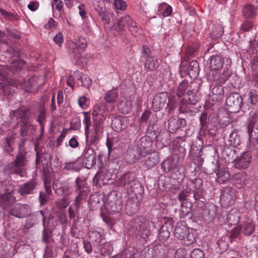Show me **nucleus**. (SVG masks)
Segmentation results:
<instances>
[{"instance_id": "obj_1", "label": "nucleus", "mask_w": 258, "mask_h": 258, "mask_svg": "<svg viewBox=\"0 0 258 258\" xmlns=\"http://www.w3.org/2000/svg\"><path fill=\"white\" fill-rule=\"evenodd\" d=\"M188 82L184 80L179 84L177 89V96L179 98L182 97L179 106L180 113H195L198 110L197 97L194 96L190 97L188 92Z\"/></svg>"}, {"instance_id": "obj_2", "label": "nucleus", "mask_w": 258, "mask_h": 258, "mask_svg": "<svg viewBox=\"0 0 258 258\" xmlns=\"http://www.w3.org/2000/svg\"><path fill=\"white\" fill-rule=\"evenodd\" d=\"M149 225V221L138 218L131 221L127 228L131 233L135 234L137 237H140L146 241V239L150 234Z\"/></svg>"}, {"instance_id": "obj_3", "label": "nucleus", "mask_w": 258, "mask_h": 258, "mask_svg": "<svg viewBox=\"0 0 258 258\" xmlns=\"http://www.w3.org/2000/svg\"><path fill=\"white\" fill-rule=\"evenodd\" d=\"M170 100L168 94L166 92H162L157 93L152 101V108L158 112L162 109H166L169 107L168 112H171L173 109L172 104H170Z\"/></svg>"}, {"instance_id": "obj_4", "label": "nucleus", "mask_w": 258, "mask_h": 258, "mask_svg": "<svg viewBox=\"0 0 258 258\" xmlns=\"http://www.w3.org/2000/svg\"><path fill=\"white\" fill-rule=\"evenodd\" d=\"M208 167L209 168L207 169V173L209 174H211L214 172L216 173V181L219 183H223L230 179V173L225 168H221L219 166L218 160H216L215 162H212Z\"/></svg>"}, {"instance_id": "obj_5", "label": "nucleus", "mask_w": 258, "mask_h": 258, "mask_svg": "<svg viewBox=\"0 0 258 258\" xmlns=\"http://www.w3.org/2000/svg\"><path fill=\"white\" fill-rule=\"evenodd\" d=\"M145 147L140 144H136L130 147L125 154L126 162L130 164H134L139 159H142L145 152Z\"/></svg>"}, {"instance_id": "obj_6", "label": "nucleus", "mask_w": 258, "mask_h": 258, "mask_svg": "<svg viewBox=\"0 0 258 258\" xmlns=\"http://www.w3.org/2000/svg\"><path fill=\"white\" fill-rule=\"evenodd\" d=\"M203 183V180L199 178L189 179L186 182L187 192L193 193L194 198L196 200L201 199L204 196V192L202 189Z\"/></svg>"}, {"instance_id": "obj_7", "label": "nucleus", "mask_w": 258, "mask_h": 258, "mask_svg": "<svg viewBox=\"0 0 258 258\" xmlns=\"http://www.w3.org/2000/svg\"><path fill=\"white\" fill-rule=\"evenodd\" d=\"M226 104L230 112L236 113L240 109L242 98L239 93H233L227 97Z\"/></svg>"}, {"instance_id": "obj_8", "label": "nucleus", "mask_w": 258, "mask_h": 258, "mask_svg": "<svg viewBox=\"0 0 258 258\" xmlns=\"http://www.w3.org/2000/svg\"><path fill=\"white\" fill-rule=\"evenodd\" d=\"M231 60L229 58H226V63L224 68H222L218 72H214V75H213V79L216 82L217 84H222L224 83L231 75V72L229 71L231 67Z\"/></svg>"}, {"instance_id": "obj_9", "label": "nucleus", "mask_w": 258, "mask_h": 258, "mask_svg": "<svg viewBox=\"0 0 258 258\" xmlns=\"http://www.w3.org/2000/svg\"><path fill=\"white\" fill-rule=\"evenodd\" d=\"M159 159L158 153L155 150L150 152H145L142 162L145 168L150 169L159 163Z\"/></svg>"}, {"instance_id": "obj_10", "label": "nucleus", "mask_w": 258, "mask_h": 258, "mask_svg": "<svg viewBox=\"0 0 258 258\" xmlns=\"http://www.w3.org/2000/svg\"><path fill=\"white\" fill-rule=\"evenodd\" d=\"M38 182L35 179H32L29 181L21 185L18 190V192L23 197H27L30 195L35 194Z\"/></svg>"}, {"instance_id": "obj_11", "label": "nucleus", "mask_w": 258, "mask_h": 258, "mask_svg": "<svg viewBox=\"0 0 258 258\" xmlns=\"http://www.w3.org/2000/svg\"><path fill=\"white\" fill-rule=\"evenodd\" d=\"M252 157L251 152L246 151L243 152L239 157L234 159L235 167L239 169L247 168L251 162Z\"/></svg>"}, {"instance_id": "obj_12", "label": "nucleus", "mask_w": 258, "mask_h": 258, "mask_svg": "<svg viewBox=\"0 0 258 258\" xmlns=\"http://www.w3.org/2000/svg\"><path fill=\"white\" fill-rule=\"evenodd\" d=\"M245 125L250 138L255 140L258 144V123L255 117L252 115L249 117Z\"/></svg>"}, {"instance_id": "obj_13", "label": "nucleus", "mask_w": 258, "mask_h": 258, "mask_svg": "<svg viewBox=\"0 0 258 258\" xmlns=\"http://www.w3.org/2000/svg\"><path fill=\"white\" fill-rule=\"evenodd\" d=\"M225 63L226 59H224L220 55L216 54L211 56L209 58V64L212 75H214V72H218L224 68Z\"/></svg>"}, {"instance_id": "obj_14", "label": "nucleus", "mask_w": 258, "mask_h": 258, "mask_svg": "<svg viewBox=\"0 0 258 258\" xmlns=\"http://www.w3.org/2000/svg\"><path fill=\"white\" fill-rule=\"evenodd\" d=\"M168 122V130L171 133H174L177 130L184 127L186 125V120L184 118H179L177 116L171 117Z\"/></svg>"}, {"instance_id": "obj_15", "label": "nucleus", "mask_w": 258, "mask_h": 258, "mask_svg": "<svg viewBox=\"0 0 258 258\" xmlns=\"http://www.w3.org/2000/svg\"><path fill=\"white\" fill-rule=\"evenodd\" d=\"M235 199V190L231 187L225 188L221 194V200L227 206L233 204Z\"/></svg>"}, {"instance_id": "obj_16", "label": "nucleus", "mask_w": 258, "mask_h": 258, "mask_svg": "<svg viewBox=\"0 0 258 258\" xmlns=\"http://www.w3.org/2000/svg\"><path fill=\"white\" fill-rule=\"evenodd\" d=\"M178 162V157L177 155L173 154L161 163V167L165 172L168 173L177 167Z\"/></svg>"}, {"instance_id": "obj_17", "label": "nucleus", "mask_w": 258, "mask_h": 258, "mask_svg": "<svg viewBox=\"0 0 258 258\" xmlns=\"http://www.w3.org/2000/svg\"><path fill=\"white\" fill-rule=\"evenodd\" d=\"M213 116L214 117L216 116V114H210L209 116H208V113L206 112H202L200 116V135L201 136H206L207 135H208L210 133V131L208 128V123L210 121V118Z\"/></svg>"}, {"instance_id": "obj_18", "label": "nucleus", "mask_w": 258, "mask_h": 258, "mask_svg": "<svg viewBox=\"0 0 258 258\" xmlns=\"http://www.w3.org/2000/svg\"><path fill=\"white\" fill-rule=\"evenodd\" d=\"M96 153L94 150L92 148H88L84 153V158L83 160V164L84 166L90 169L96 164Z\"/></svg>"}, {"instance_id": "obj_19", "label": "nucleus", "mask_w": 258, "mask_h": 258, "mask_svg": "<svg viewBox=\"0 0 258 258\" xmlns=\"http://www.w3.org/2000/svg\"><path fill=\"white\" fill-rule=\"evenodd\" d=\"M29 113L30 110L29 109L22 107L16 110H12L9 116L12 120L16 117V119H21V121H27Z\"/></svg>"}, {"instance_id": "obj_20", "label": "nucleus", "mask_w": 258, "mask_h": 258, "mask_svg": "<svg viewBox=\"0 0 258 258\" xmlns=\"http://www.w3.org/2000/svg\"><path fill=\"white\" fill-rule=\"evenodd\" d=\"M203 81L201 79L196 78L193 81L189 83L188 92L190 97L196 96L197 97V103L199 100V97L198 95V92L201 89Z\"/></svg>"}, {"instance_id": "obj_21", "label": "nucleus", "mask_w": 258, "mask_h": 258, "mask_svg": "<svg viewBox=\"0 0 258 258\" xmlns=\"http://www.w3.org/2000/svg\"><path fill=\"white\" fill-rule=\"evenodd\" d=\"M16 139V135H8L3 140V148L5 153L10 154L14 151V146Z\"/></svg>"}, {"instance_id": "obj_22", "label": "nucleus", "mask_w": 258, "mask_h": 258, "mask_svg": "<svg viewBox=\"0 0 258 258\" xmlns=\"http://www.w3.org/2000/svg\"><path fill=\"white\" fill-rule=\"evenodd\" d=\"M135 175L132 172L126 173L120 177L117 180L119 186H123L129 190L130 183L135 179Z\"/></svg>"}, {"instance_id": "obj_23", "label": "nucleus", "mask_w": 258, "mask_h": 258, "mask_svg": "<svg viewBox=\"0 0 258 258\" xmlns=\"http://www.w3.org/2000/svg\"><path fill=\"white\" fill-rule=\"evenodd\" d=\"M172 225L170 223H165L161 227L158 232V238L160 241H164L168 239L172 230Z\"/></svg>"}, {"instance_id": "obj_24", "label": "nucleus", "mask_w": 258, "mask_h": 258, "mask_svg": "<svg viewBox=\"0 0 258 258\" xmlns=\"http://www.w3.org/2000/svg\"><path fill=\"white\" fill-rule=\"evenodd\" d=\"M76 188L75 192L82 195H87L89 192V188L86 185L85 179L78 177L76 179Z\"/></svg>"}, {"instance_id": "obj_25", "label": "nucleus", "mask_w": 258, "mask_h": 258, "mask_svg": "<svg viewBox=\"0 0 258 258\" xmlns=\"http://www.w3.org/2000/svg\"><path fill=\"white\" fill-rule=\"evenodd\" d=\"M135 194L137 198L141 199L142 197L143 194L144 193V189L143 186L141 183L135 179L130 183L129 186V190Z\"/></svg>"}, {"instance_id": "obj_26", "label": "nucleus", "mask_w": 258, "mask_h": 258, "mask_svg": "<svg viewBox=\"0 0 258 258\" xmlns=\"http://www.w3.org/2000/svg\"><path fill=\"white\" fill-rule=\"evenodd\" d=\"M188 228L184 223H178L174 230V234L175 237L180 240L185 238L186 234H187Z\"/></svg>"}, {"instance_id": "obj_27", "label": "nucleus", "mask_w": 258, "mask_h": 258, "mask_svg": "<svg viewBox=\"0 0 258 258\" xmlns=\"http://www.w3.org/2000/svg\"><path fill=\"white\" fill-rule=\"evenodd\" d=\"M39 214L41 216L42 221H43V226L45 227V222L46 217L45 216V213L42 210H40L39 212V213H36L35 214H31L29 218L27 220V223L25 226L27 227V228H30L32 227L33 225L35 224L36 223L38 222V220L37 219L39 217Z\"/></svg>"}, {"instance_id": "obj_28", "label": "nucleus", "mask_w": 258, "mask_h": 258, "mask_svg": "<svg viewBox=\"0 0 258 258\" xmlns=\"http://www.w3.org/2000/svg\"><path fill=\"white\" fill-rule=\"evenodd\" d=\"M141 121L142 122H148L151 124L148 128V130H152L153 129V125L151 122H156L157 121V117L156 114H153L152 113L148 111H145L142 115L141 117Z\"/></svg>"}, {"instance_id": "obj_29", "label": "nucleus", "mask_w": 258, "mask_h": 258, "mask_svg": "<svg viewBox=\"0 0 258 258\" xmlns=\"http://www.w3.org/2000/svg\"><path fill=\"white\" fill-rule=\"evenodd\" d=\"M132 22V19L129 16H124L121 17L117 23H114L112 27L118 31L122 30L125 27H127L128 24Z\"/></svg>"}, {"instance_id": "obj_30", "label": "nucleus", "mask_w": 258, "mask_h": 258, "mask_svg": "<svg viewBox=\"0 0 258 258\" xmlns=\"http://www.w3.org/2000/svg\"><path fill=\"white\" fill-rule=\"evenodd\" d=\"M111 126L116 132L121 131L125 128L124 117L120 115L114 117L112 121Z\"/></svg>"}, {"instance_id": "obj_31", "label": "nucleus", "mask_w": 258, "mask_h": 258, "mask_svg": "<svg viewBox=\"0 0 258 258\" xmlns=\"http://www.w3.org/2000/svg\"><path fill=\"white\" fill-rule=\"evenodd\" d=\"M145 59V68L147 71H153L158 67V60L154 56H148Z\"/></svg>"}, {"instance_id": "obj_32", "label": "nucleus", "mask_w": 258, "mask_h": 258, "mask_svg": "<svg viewBox=\"0 0 258 258\" xmlns=\"http://www.w3.org/2000/svg\"><path fill=\"white\" fill-rule=\"evenodd\" d=\"M200 72L199 64L197 60L191 61L188 64L187 73L190 78L197 77Z\"/></svg>"}, {"instance_id": "obj_33", "label": "nucleus", "mask_w": 258, "mask_h": 258, "mask_svg": "<svg viewBox=\"0 0 258 258\" xmlns=\"http://www.w3.org/2000/svg\"><path fill=\"white\" fill-rule=\"evenodd\" d=\"M187 233L185 238L183 239L184 243L186 245H190L196 242L198 236V232L195 229H188Z\"/></svg>"}, {"instance_id": "obj_34", "label": "nucleus", "mask_w": 258, "mask_h": 258, "mask_svg": "<svg viewBox=\"0 0 258 258\" xmlns=\"http://www.w3.org/2000/svg\"><path fill=\"white\" fill-rule=\"evenodd\" d=\"M224 33L223 27L220 24H216L212 26L210 37L216 40L221 37Z\"/></svg>"}, {"instance_id": "obj_35", "label": "nucleus", "mask_w": 258, "mask_h": 258, "mask_svg": "<svg viewBox=\"0 0 258 258\" xmlns=\"http://www.w3.org/2000/svg\"><path fill=\"white\" fill-rule=\"evenodd\" d=\"M167 254L166 247L162 245L158 244L153 248V255L156 258H166Z\"/></svg>"}, {"instance_id": "obj_36", "label": "nucleus", "mask_w": 258, "mask_h": 258, "mask_svg": "<svg viewBox=\"0 0 258 258\" xmlns=\"http://www.w3.org/2000/svg\"><path fill=\"white\" fill-rule=\"evenodd\" d=\"M173 171L171 174V177L174 179L181 181L183 180L185 176V169L183 167L179 166L173 170Z\"/></svg>"}, {"instance_id": "obj_37", "label": "nucleus", "mask_w": 258, "mask_h": 258, "mask_svg": "<svg viewBox=\"0 0 258 258\" xmlns=\"http://www.w3.org/2000/svg\"><path fill=\"white\" fill-rule=\"evenodd\" d=\"M81 169V166L77 160L65 162L63 164V170L78 172Z\"/></svg>"}, {"instance_id": "obj_38", "label": "nucleus", "mask_w": 258, "mask_h": 258, "mask_svg": "<svg viewBox=\"0 0 258 258\" xmlns=\"http://www.w3.org/2000/svg\"><path fill=\"white\" fill-rule=\"evenodd\" d=\"M25 208V205L17 204L10 209V214L19 218H22L24 217L22 211Z\"/></svg>"}, {"instance_id": "obj_39", "label": "nucleus", "mask_w": 258, "mask_h": 258, "mask_svg": "<svg viewBox=\"0 0 258 258\" xmlns=\"http://www.w3.org/2000/svg\"><path fill=\"white\" fill-rule=\"evenodd\" d=\"M223 87L220 84L215 86L212 89V97L217 101L221 100L224 96Z\"/></svg>"}, {"instance_id": "obj_40", "label": "nucleus", "mask_w": 258, "mask_h": 258, "mask_svg": "<svg viewBox=\"0 0 258 258\" xmlns=\"http://www.w3.org/2000/svg\"><path fill=\"white\" fill-rule=\"evenodd\" d=\"M243 16L245 18H253L256 14L254 7L251 4H247L243 6L242 9Z\"/></svg>"}, {"instance_id": "obj_41", "label": "nucleus", "mask_w": 258, "mask_h": 258, "mask_svg": "<svg viewBox=\"0 0 258 258\" xmlns=\"http://www.w3.org/2000/svg\"><path fill=\"white\" fill-rule=\"evenodd\" d=\"M93 117L106 116V108L103 104H97L94 106Z\"/></svg>"}, {"instance_id": "obj_42", "label": "nucleus", "mask_w": 258, "mask_h": 258, "mask_svg": "<svg viewBox=\"0 0 258 258\" xmlns=\"http://www.w3.org/2000/svg\"><path fill=\"white\" fill-rule=\"evenodd\" d=\"M5 172H6L8 174H12L13 173H15L17 174H19L21 176L22 170L21 169V167L20 166H17L16 164H15V162H12L11 163L8 164L5 168Z\"/></svg>"}, {"instance_id": "obj_43", "label": "nucleus", "mask_w": 258, "mask_h": 258, "mask_svg": "<svg viewBox=\"0 0 258 258\" xmlns=\"http://www.w3.org/2000/svg\"><path fill=\"white\" fill-rule=\"evenodd\" d=\"M138 210V205L136 202L132 200H128L125 205V211L127 214L132 215L137 212Z\"/></svg>"}, {"instance_id": "obj_44", "label": "nucleus", "mask_w": 258, "mask_h": 258, "mask_svg": "<svg viewBox=\"0 0 258 258\" xmlns=\"http://www.w3.org/2000/svg\"><path fill=\"white\" fill-rule=\"evenodd\" d=\"M254 227L255 225L253 222L251 220H248L244 222L243 227L241 228L243 229L242 231L245 235H250L253 233Z\"/></svg>"}, {"instance_id": "obj_45", "label": "nucleus", "mask_w": 258, "mask_h": 258, "mask_svg": "<svg viewBox=\"0 0 258 258\" xmlns=\"http://www.w3.org/2000/svg\"><path fill=\"white\" fill-rule=\"evenodd\" d=\"M27 152H18L14 161L15 164L20 167L25 166L27 160L26 157Z\"/></svg>"}, {"instance_id": "obj_46", "label": "nucleus", "mask_w": 258, "mask_h": 258, "mask_svg": "<svg viewBox=\"0 0 258 258\" xmlns=\"http://www.w3.org/2000/svg\"><path fill=\"white\" fill-rule=\"evenodd\" d=\"M100 253L102 255H109L113 251V247L109 242L99 244Z\"/></svg>"}, {"instance_id": "obj_47", "label": "nucleus", "mask_w": 258, "mask_h": 258, "mask_svg": "<svg viewBox=\"0 0 258 258\" xmlns=\"http://www.w3.org/2000/svg\"><path fill=\"white\" fill-rule=\"evenodd\" d=\"M52 237V230L50 229H44L42 231V241L46 243L50 244L51 242H54Z\"/></svg>"}, {"instance_id": "obj_48", "label": "nucleus", "mask_w": 258, "mask_h": 258, "mask_svg": "<svg viewBox=\"0 0 258 258\" xmlns=\"http://www.w3.org/2000/svg\"><path fill=\"white\" fill-rule=\"evenodd\" d=\"M229 145L236 147L240 144V139L236 132L231 133L229 137Z\"/></svg>"}, {"instance_id": "obj_49", "label": "nucleus", "mask_w": 258, "mask_h": 258, "mask_svg": "<svg viewBox=\"0 0 258 258\" xmlns=\"http://www.w3.org/2000/svg\"><path fill=\"white\" fill-rule=\"evenodd\" d=\"M20 134L22 137H26L29 134V131L33 128V125L27 121H21Z\"/></svg>"}, {"instance_id": "obj_50", "label": "nucleus", "mask_w": 258, "mask_h": 258, "mask_svg": "<svg viewBox=\"0 0 258 258\" xmlns=\"http://www.w3.org/2000/svg\"><path fill=\"white\" fill-rule=\"evenodd\" d=\"M41 132L39 135V137L37 139V142L35 143V149L36 151V163L37 164H39L40 162H42V159L43 158V154H40V153H39V151H38V141L41 140V138L43 135V129L42 127L41 128Z\"/></svg>"}, {"instance_id": "obj_51", "label": "nucleus", "mask_w": 258, "mask_h": 258, "mask_svg": "<svg viewBox=\"0 0 258 258\" xmlns=\"http://www.w3.org/2000/svg\"><path fill=\"white\" fill-rule=\"evenodd\" d=\"M0 89L1 92L4 94L5 96L12 95L14 93L15 90L10 85L4 84L0 82Z\"/></svg>"}, {"instance_id": "obj_52", "label": "nucleus", "mask_w": 258, "mask_h": 258, "mask_svg": "<svg viewBox=\"0 0 258 258\" xmlns=\"http://www.w3.org/2000/svg\"><path fill=\"white\" fill-rule=\"evenodd\" d=\"M89 237L93 242L100 243L102 240L101 233L96 230L90 232Z\"/></svg>"}, {"instance_id": "obj_53", "label": "nucleus", "mask_w": 258, "mask_h": 258, "mask_svg": "<svg viewBox=\"0 0 258 258\" xmlns=\"http://www.w3.org/2000/svg\"><path fill=\"white\" fill-rule=\"evenodd\" d=\"M106 116H100V117H93V119L94 122L93 125L94 130L97 129L98 131L102 132V124L104 122Z\"/></svg>"}, {"instance_id": "obj_54", "label": "nucleus", "mask_w": 258, "mask_h": 258, "mask_svg": "<svg viewBox=\"0 0 258 258\" xmlns=\"http://www.w3.org/2000/svg\"><path fill=\"white\" fill-rule=\"evenodd\" d=\"M222 155L224 158L227 157L229 159H232L236 155V150L229 147H226L223 150Z\"/></svg>"}, {"instance_id": "obj_55", "label": "nucleus", "mask_w": 258, "mask_h": 258, "mask_svg": "<svg viewBox=\"0 0 258 258\" xmlns=\"http://www.w3.org/2000/svg\"><path fill=\"white\" fill-rule=\"evenodd\" d=\"M94 130V133L90 136L89 142L91 145L96 146L99 139V135L102 132L98 131L97 129Z\"/></svg>"}, {"instance_id": "obj_56", "label": "nucleus", "mask_w": 258, "mask_h": 258, "mask_svg": "<svg viewBox=\"0 0 258 258\" xmlns=\"http://www.w3.org/2000/svg\"><path fill=\"white\" fill-rule=\"evenodd\" d=\"M69 218L71 219H74V222H78V218L79 217V210L75 209V208L69 207Z\"/></svg>"}, {"instance_id": "obj_57", "label": "nucleus", "mask_w": 258, "mask_h": 258, "mask_svg": "<svg viewBox=\"0 0 258 258\" xmlns=\"http://www.w3.org/2000/svg\"><path fill=\"white\" fill-rule=\"evenodd\" d=\"M248 102L252 105L256 104L258 102V94L254 90H251L248 93Z\"/></svg>"}, {"instance_id": "obj_58", "label": "nucleus", "mask_w": 258, "mask_h": 258, "mask_svg": "<svg viewBox=\"0 0 258 258\" xmlns=\"http://www.w3.org/2000/svg\"><path fill=\"white\" fill-rule=\"evenodd\" d=\"M46 117V110L43 106H40L39 107V115L37 118V121L39 122L41 125H42L44 120Z\"/></svg>"}, {"instance_id": "obj_59", "label": "nucleus", "mask_w": 258, "mask_h": 258, "mask_svg": "<svg viewBox=\"0 0 258 258\" xmlns=\"http://www.w3.org/2000/svg\"><path fill=\"white\" fill-rule=\"evenodd\" d=\"M241 227L237 226L233 228L229 233V238L231 239V242H232V239L238 237L240 234Z\"/></svg>"}, {"instance_id": "obj_60", "label": "nucleus", "mask_w": 258, "mask_h": 258, "mask_svg": "<svg viewBox=\"0 0 258 258\" xmlns=\"http://www.w3.org/2000/svg\"><path fill=\"white\" fill-rule=\"evenodd\" d=\"M191 258H204L205 253L204 251L200 248L194 249L190 253Z\"/></svg>"}, {"instance_id": "obj_61", "label": "nucleus", "mask_w": 258, "mask_h": 258, "mask_svg": "<svg viewBox=\"0 0 258 258\" xmlns=\"http://www.w3.org/2000/svg\"><path fill=\"white\" fill-rule=\"evenodd\" d=\"M53 246L52 245L48 244L45 246V251L43 258H52L53 255Z\"/></svg>"}, {"instance_id": "obj_62", "label": "nucleus", "mask_w": 258, "mask_h": 258, "mask_svg": "<svg viewBox=\"0 0 258 258\" xmlns=\"http://www.w3.org/2000/svg\"><path fill=\"white\" fill-rule=\"evenodd\" d=\"M49 198V196L45 194L43 191L39 192V201L41 206H44L46 204Z\"/></svg>"}, {"instance_id": "obj_63", "label": "nucleus", "mask_w": 258, "mask_h": 258, "mask_svg": "<svg viewBox=\"0 0 258 258\" xmlns=\"http://www.w3.org/2000/svg\"><path fill=\"white\" fill-rule=\"evenodd\" d=\"M55 204L58 208L63 209L67 208L69 206V203L66 198H63L56 201Z\"/></svg>"}, {"instance_id": "obj_64", "label": "nucleus", "mask_w": 258, "mask_h": 258, "mask_svg": "<svg viewBox=\"0 0 258 258\" xmlns=\"http://www.w3.org/2000/svg\"><path fill=\"white\" fill-rule=\"evenodd\" d=\"M80 81V85L86 87H89L91 85L92 83L91 80L89 77L85 74L83 75Z\"/></svg>"}]
</instances>
